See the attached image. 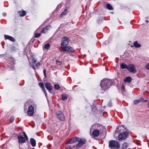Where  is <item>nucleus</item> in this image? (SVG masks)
I'll list each match as a JSON object with an SVG mask.
<instances>
[{
    "instance_id": "nucleus-1",
    "label": "nucleus",
    "mask_w": 149,
    "mask_h": 149,
    "mask_svg": "<svg viewBox=\"0 0 149 149\" xmlns=\"http://www.w3.org/2000/svg\"><path fill=\"white\" fill-rule=\"evenodd\" d=\"M112 80L108 79H103L101 82L100 86L101 87L100 92L103 93L105 90L109 88L113 83Z\"/></svg>"
},
{
    "instance_id": "nucleus-2",
    "label": "nucleus",
    "mask_w": 149,
    "mask_h": 149,
    "mask_svg": "<svg viewBox=\"0 0 149 149\" xmlns=\"http://www.w3.org/2000/svg\"><path fill=\"white\" fill-rule=\"evenodd\" d=\"M109 147L111 149H118L120 147V144L118 141L111 140L109 142Z\"/></svg>"
},
{
    "instance_id": "nucleus-3",
    "label": "nucleus",
    "mask_w": 149,
    "mask_h": 149,
    "mask_svg": "<svg viewBox=\"0 0 149 149\" xmlns=\"http://www.w3.org/2000/svg\"><path fill=\"white\" fill-rule=\"evenodd\" d=\"M129 132L127 131L123 132L119 134L118 136V140L121 141L122 140L125 139L127 137Z\"/></svg>"
},
{
    "instance_id": "nucleus-4",
    "label": "nucleus",
    "mask_w": 149,
    "mask_h": 149,
    "mask_svg": "<svg viewBox=\"0 0 149 149\" xmlns=\"http://www.w3.org/2000/svg\"><path fill=\"white\" fill-rule=\"evenodd\" d=\"M69 40L68 38L64 37L62 39V42L61 45H62V47L63 48L64 46H67L69 44Z\"/></svg>"
},
{
    "instance_id": "nucleus-5",
    "label": "nucleus",
    "mask_w": 149,
    "mask_h": 149,
    "mask_svg": "<svg viewBox=\"0 0 149 149\" xmlns=\"http://www.w3.org/2000/svg\"><path fill=\"white\" fill-rule=\"evenodd\" d=\"M78 141V143L76 145L77 148H79L85 144L86 143V140L82 139H79Z\"/></svg>"
},
{
    "instance_id": "nucleus-6",
    "label": "nucleus",
    "mask_w": 149,
    "mask_h": 149,
    "mask_svg": "<svg viewBox=\"0 0 149 149\" xmlns=\"http://www.w3.org/2000/svg\"><path fill=\"white\" fill-rule=\"evenodd\" d=\"M56 114L58 118L60 120L64 121L65 120V117L63 113L61 111L57 112Z\"/></svg>"
},
{
    "instance_id": "nucleus-7",
    "label": "nucleus",
    "mask_w": 149,
    "mask_h": 149,
    "mask_svg": "<svg viewBox=\"0 0 149 149\" xmlns=\"http://www.w3.org/2000/svg\"><path fill=\"white\" fill-rule=\"evenodd\" d=\"M127 70L130 72L133 73H135L136 72V70H135V67L132 64H130L128 65Z\"/></svg>"
},
{
    "instance_id": "nucleus-8",
    "label": "nucleus",
    "mask_w": 149,
    "mask_h": 149,
    "mask_svg": "<svg viewBox=\"0 0 149 149\" xmlns=\"http://www.w3.org/2000/svg\"><path fill=\"white\" fill-rule=\"evenodd\" d=\"M34 110V107L32 105H31L29 107L27 111V114L29 116H31L33 114Z\"/></svg>"
},
{
    "instance_id": "nucleus-9",
    "label": "nucleus",
    "mask_w": 149,
    "mask_h": 149,
    "mask_svg": "<svg viewBox=\"0 0 149 149\" xmlns=\"http://www.w3.org/2000/svg\"><path fill=\"white\" fill-rule=\"evenodd\" d=\"M79 138L77 136L72 138L68 140L67 143H72L78 141Z\"/></svg>"
},
{
    "instance_id": "nucleus-10",
    "label": "nucleus",
    "mask_w": 149,
    "mask_h": 149,
    "mask_svg": "<svg viewBox=\"0 0 149 149\" xmlns=\"http://www.w3.org/2000/svg\"><path fill=\"white\" fill-rule=\"evenodd\" d=\"M19 142L20 143H25L27 141L21 135H19L17 137Z\"/></svg>"
},
{
    "instance_id": "nucleus-11",
    "label": "nucleus",
    "mask_w": 149,
    "mask_h": 149,
    "mask_svg": "<svg viewBox=\"0 0 149 149\" xmlns=\"http://www.w3.org/2000/svg\"><path fill=\"white\" fill-rule=\"evenodd\" d=\"M45 86L46 89L49 91V92H51L52 89V87L51 84L50 83L47 82L45 84Z\"/></svg>"
},
{
    "instance_id": "nucleus-12",
    "label": "nucleus",
    "mask_w": 149,
    "mask_h": 149,
    "mask_svg": "<svg viewBox=\"0 0 149 149\" xmlns=\"http://www.w3.org/2000/svg\"><path fill=\"white\" fill-rule=\"evenodd\" d=\"M39 86L41 88L43 91L45 93V95L46 97L47 96V93L46 92V91L45 89L44 84L40 82L39 83Z\"/></svg>"
},
{
    "instance_id": "nucleus-13",
    "label": "nucleus",
    "mask_w": 149,
    "mask_h": 149,
    "mask_svg": "<svg viewBox=\"0 0 149 149\" xmlns=\"http://www.w3.org/2000/svg\"><path fill=\"white\" fill-rule=\"evenodd\" d=\"M143 100V98L142 97H141L139 99L134 100L133 101L134 104L136 105L138 104L139 103H140V102H141L143 101L144 100Z\"/></svg>"
},
{
    "instance_id": "nucleus-14",
    "label": "nucleus",
    "mask_w": 149,
    "mask_h": 149,
    "mask_svg": "<svg viewBox=\"0 0 149 149\" xmlns=\"http://www.w3.org/2000/svg\"><path fill=\"white\" fill-rule=\"evenodd\" d=\"M100 133L99 131L97 130H95L93 132L92 135L94 137L98 136Z\"/></svg>"
},
{
    "instance_id": "nucleus-15",
    "label": "nucleus",
    "mask_w": 149,
    "mask_h": 149,
    "mask_svg": "<svg viewBox=\"0 0 149 149\" xmlns=\"http://www.w3.org/2000/svg\"><path fill=\"white\" fill-rule=\"evenodd\" d=\"M4 37L6 39H8L10 40L13 42L15 41V39H14V38L13 37L5 35L4 36Z\"/></svg>"
},
{
    "instance_id": "nucleus-16",
    "label": "nucleus",
    "mask_w": 149,
    "mask_h": 149,
    "mask_svg": "<svg viewBox=\"0 0 149 149\" xmlns=\"http://www.w3.org/2000/svg\"><path fill=\"white\" fill-rule=\"evenodd\" d=\"M65 50H68V51H66L68 52H72L74 51V50L72 47H71L69 46H65Z\"/></svg>"
},
{
    "instance_id": "nucleus-17",
    "label": "nucleus",
    "mask_w": 149,
    "mask_h": 149,
    "mask_svg": "<svg viewBox=\"0 0 149 149\" xmlns=\"http://www.w3.org/2000/svg\"><path fill=\"white\" fill-rule=\"evenodd\" d=\"M124 81L125 82L130 83L132 81V79L131 77L128 76L126 77L124 79Z\"/></svg>"
},
{
    "instance_id": "nucleus-18",
    "label": "nucleus",
    "mask_w": 149,
    "mask_h": 149,
    "mask_svg": "<svg viewBox=\"0 0 149 149\" xmlns=\"http://www.w3.org/2000/svg\"><path fill=\"white\" fill-rule=\"evenodd\" d=\"M30 142L32 146L35 147L36 146V141L33 138H31L30 139Z\"/></svg>"
},
{
    "instance_id": "nucleus-19",
    "label": "nucleus",
    "mask_w": 149,
    "mask_h": 149,
    "mask_svg": "<svg viewBox=\"0 0 149 149\" xmlns=\"http://www.w3.org/2000/svg\"><path fill=\"white\" fill-rule=\"evenodd\" d=\"M18 13H19V15L22 17L25 15L26 14V11L23 10L18 11Z\"/></svg>"
},
{
    "instance_id": "nucleus-20",
    "label": "nucleus",
    "mask_w": 149,
    "mask_h": 149,
    "mask_svg": "<svg viewBox=\"0 0 149 149\" xmlns=\"http://www.w3.org/2000/svg\"><path fill=\"white\" fill-rule=\"evenodd\" d=\"M128 65L124 63H122L120 65L121 68L122 69H125L127 68V69Z\"/></svg>"
},
{
    "instance_id": "nucleus-21",
    "label": "nucleus",
    "mask_w": 149,
    "mask_h": 149,
    "mask_svg": "<svg viewBox=\"0 0 149 149\" xmlns=\"http://www.w3.org/2000/svg\"><path fill=\"white\" fill-rule=\"evenodd\" d=\"M134 46L136 48H139L141 47V45L140 44L138 43L137 41H135L134 43Z\"/></svg>"
},
{
    "instance_id": "nucleus-22",
    "label": "nucleus",
    "mask_w": 149,
    "mask_h": 149,
    "mask_svg": "<svg viewBox=\"0 0 149 149\" xmlns=\"http://www.w3.org/2000/svg\"><path fill=\"white\" fill-rule=\"evenodd\" d=\"M68 13V10L67 9H65L64 11L62 13H61V15L60 16V17H63V15H65L67 14Z\"/></svg>"
},
{
    "instance_id": "nucleus-23",
    "label": "nucleus",
    "mask_w": 149,
    "mask_h": 149,
    "mask_svg": "<svg viewBox=\"0 0 149 149\" xmlns=\"http://www.w3.org/2000/svg\"><path fill=\"white\" fill-rule=\"evenodd\" d=\"M128 146V144L127 143H124L122 145V148L123 149H126Z\"/></svg>"
},
{
    "instance_id": "nucleus-24",
    "label": "nucleus",
    "mask_w": 149,
    "mask_h": 149,
    "mask_svg": "<svg viewBox=\"0 0 149 149\" xmlns=\"http://www.w3.org/2000/svg\"><path fill=\"white\" fill-rule=\"evenodd\" d=\"M103 20V18L102 17H99L97 20V22L98 23H100Z\"/></svg>"
},
{
    "instance_id": "nucleus-25",
    "label": "nucleus",
    "mask_w": 149,
    "mask_h": 149,
    "mask_svg": "<svg viewBox=\"0 0 149 149\" xmlns=\"http://www.w3.org/2000/svg\"><path fill=\"white\" fill-rule=\"evenodd\" d=\"M106 7L109 10H112L113 9V7L109 4H107L106 5Z\"/></svg>"
},
{
    "instance_id": "nucleus-26",
    "label": "nucleus",
    "mask_w": 149,
    "mask_h": 149,
    "mask_svg": "<svg viewBox=\"0 0 149 149\" xmlns=\"http://www.w3.org/2000/svg\"><path fill=\"white\" fill-rule=\"evenodd\" d=\"M124 127L123 125L119 126H118L117 127L116 129L118 130L120 129V130H118L120 131V132H121L122 131L121 130H122V128L123 129L124 128Z\"/></svg>"
},
{
    "instance_id": "nucleus-27",
    "label": "nucleus",
    "mask_w": 149,
    "mask_h": 149,
    "mask_svg": "<svg viewBox=\"0 0 149 149\" xmlns=\"http://www.w3.org/2000/svg\"><path fill=\"white\" fill-rule=\"evenodd\" d=\"M50 47V45L49 43H47L45 45L44 48L46 49H48Z\"/></svg>"
},
{
    "instance_id": "nucleus-28",
    "label": "nucleus",
    "mask_w": 149,
    "mask_h": 149,
    "mask_svg": "<svg viewBox=\"0 0 149 149\" xmlns=\"http://www.w3.org/2000/svg\"><path fill=\"white\" fill-rule=\"evenodd\" d=\"M61 49H60L59 50L61 52H64L66 51H68V50H65V46H64V48L62 47V45H61Z\"/></svg>"
},
{
    "instance_id": "nucleus-29",
    "label": "nucleus",
    "mask_w": 149,
    "mask_h": 149,
    "mask_svg": "<svg viewBox=\"0 0 149 149\" xmlns=\"http://www.w3.org/2000/svg\"><path fill=\"white\" fill-rule=\"evenodd\" d=\"M54 88L56 90H58L61 87L58 84H56L54 85Z\"/></svg>"
},
{
    "instance_id": "nucleus-30",
    "label": "nucleus",
    "mask_w": 149,
    "mask_h": 149,
    "mask_svg": "<svg viewBox=\"0 0 149 149\" xmlns=\"http://www.w3.org/2000/svg\"><path fill=\"white\" fill-rule=\"evenodd\" d=\"M67 97L66 96L65 94H63L62 95V100H65L67 99Z\"/></svg>"
},
{
    "instance_id": "nucleus-31",
    "label": "nucleus",
    "mask_w": 149,
    "mask_h": 149,
    "mask_svg": "<svg viewBox=\"0 0 149 149\" xmlns=\"http://www.w3.org/2000/svg\"><path fill=\"white\" fill-rule=\"evenodd\" d=\"M47 31V29H46V28H45V27L43 28L42 30L41 31V33H45Z\"/></svg>"
},
{
    "instance_id": "nucleus-32",
    "label": "nucleus",
    "mask_w": 149,
    "mask_h": 149,
    "mask_svg": "<svg viewBox=\"0 0 149 149\" xmlns=\"http://www.w3.org/2000/svg\"><path fill=\"white\" fill-rule=\"evenodd\" d=\"M41 35V33H36L35 34V38H38L40 37Z\"/></svg>"
},
{
    "instance_id": "nucleus-33",
    "label": "nucleus",
    "mask_w": 149,
    "mask_h": 149,
    "mask_svg": "<svg viewBox=\"0 0 149 149\" xmlns=\"http://www.w3.org/2000/svg\"><path fill=\"white\" fill-rule=\"evenodd\" d=\"M56 63L58 65H60L62 64V62L58 60L56 61Z\"/></svg>"
},
{
    "instance_id": "nucleus-34",
    "label": "nucleus",
    "mask_w": 149,
    "mask_h": 149,
    "mask_svg": "<svg viewBox=\"0 0 149 149\" xmlns=\"http://www.w3.org/2000/svg\"><path fill=\"white\" fill-rule=\"evenodd\" d=\"M23 134H24V135L25 137V139H26V140H28V137H27V135H26V133L25 132H24Z\"/></svg>"
},
{
    "instance_id": "nucleus-35",
    "label": "nucleus",
    "mask_w": 149,
    "mask_h": 149,
    "mask_svg": "<svg viewBox=\"0 0 149 149\" xmlns=\"http://www.w3.org/2000/svg\"><path fill=\"white\" fill-rule=\"evenodd\" d=\"M14 118L12 116V117H11L10 119V122L11 123L13 122L14 121Z\"/></svg>"
},
{
    "instance_id": "nucleus-36",
    "label": "nucleus",
    "mask_w": 149,
    "mask_h": 149,
    "mask_svg": "<svg viewBox=\"0 0 149 149\" xmlns=\"http://www.w3.org/2000/svg\"><path fill=\"white\" fill-rule=\"evenodd\" d=\"M51 26L50 25H48L47 26L45 27L46 28V29H47V31L49 29L51 28Z\"/></svg>"
},
{
    "instance_id": "nucleus-37",
    "label": "nucleus",
    "mask_w": 149,
    "mask_h": 149,
    "mask_svg": "<svg viewBox=\"0 0 149 149\" xmlns=\"http://www.w3.org/2000/svg\"><path fill=\"white\" fill-rule=\"evenodd\" d=\"M37 60L36 59H35V58H33L32 60V62L33 63H35L36 62Z\"/></svg>"
},
{
    "instance_id": "nucleus-38",
    "label": "nucleus",
    "mask_w": 149,
    "mask_h": 149,
    "mask_svg": "<svg viewBox=\"0 0 149 149\" xmlns=\"http://www.w3.org/2000/svg\"><path fill=\"white\" fill-rule=\"evenodd\" d=\"M43 73L45 77H46V70L45 69L43 70Z\"/></svg>"
},
{
    "instance_id": "nucleus-39",
    "label": "nucleus",
    "mask_w": 149,
    "mask_h": 149,
    "mask_svg": "<svg viewBox=\"0 0 149 149\" xmlns=\"http://www.w3.org/2000/svg\"><path fill=\"white\" fill-rule=\"evenodd\" d=\"M146 68L147 70H149V63L147 64L146 65Z\"/></svg>"
},
{
    "instance_id": "nucleus-40",
    "label": "nucleus",
    "mask_w": 149,
    "mask_h": 149,
    "mask_svg": "<svg viewBox=\"0 0 149 149\" xmlns=\"http://www.w3.org/2000/svg\"><path fill=\"white\" fill-rule=\"evenodd\" d=\"M122 89L123 90V91H125V87H124V86L123 85V86L122 88Z\"/></svg>"
},
{
    "instance_id": "nucleus-41",
    "label": "nucleus",
    "mask_w": 149,
    "mask_h": 149,
    "mask_svg": "<svg viewBox=\"0 0 149 149\" xmlns=\"http://www.w3.org/2000/svg\"><path fill=\"white\" fill-rule=\"evenodd\" d=\"M40 65V64L39 63H37L36 64V66L38 67Z\"/></svg>"
},
{
    "instance_id": "nucleus-42",
    "label": "nucleus",
    "mask_w": 149,
    "mask_h": 149,
    "mask_svg": "<svg viewBox=\"0 0 149 149\" xmlns=\"http://www.w3.org/2000/svg\"><path fill=\"white\" fill-rule=\"evenodd\" d=\"M69 148L70 149H72V147L71 146H69Z\"/></svg>"
},
{
    "instance_id": "nucleus-43",
    "label": "nucleus",
    "mask_w": 149,
    "mask_h": 149,
    "mask_svg": "<svg viewBox=\"0 0 149 149\" xmlns=\"http://www.w3.org/2000/svg\"><path fill=\"white\" fill-rule=\"evenodd\" d=\"M33 68L34 70H35V67L34 66V65H33Z\"/></svg>"
},
{
    "instance_id": "nucleus-44",
    "label": "nucleus",
    "mask_w": 149,
    "mask_h": 149,
    "mask_svg": "<svg viewBox=\"0 0 149 149\" xmlns=\"http://www.w3.org/2000/svg\"><path fill=\"white\" fill-rule=\"evenodd\" d=\"M3 16H6V13H3Z\"/></svg>"
},
{
    "instance_id": "nucleus-45",
    "label": "nucleus",
    "mask_w": 149,
    "mask_h": 149,
    "mask_svg": "<svg viewBox=\"0 0 149 149\" xmlns=\"http://www.w3.org/2000/svg\"><path fill=\"white\" fill-rule=\"evenodd\" d=\"M148 107L149 108V102H148Z\"/></svg>"
},
{
    "instance_id": "nucleus-46",
    "label": "nucleus",
    "mask_w": 149,
    "mask_h": 149,
    "mask_svg": "<svg viewBox=\"0 0 149 149\" xmlns=\"http://www.w3.org/2000/svg\"><path fill=\"white\" fill-rule=\"evenodd\" d=\"M146 22H148V20H146Z\"/></svg>"
},
{
    "instance_id": "nucleus-47",
    "label": "nucleus",
    "mask_w": 149,
    "mask_h": 149,
    "mask_svg": "<svg viewBox=\"0 0 149 149\" xmlns=\"http://www.w3.org/2000/svg\"><path fill=\"white\" fill-rule=\"evenodd\" d=\"M65 149H69L68 148H65Z\"/></svg>"
},
{
    "instance_id": "nucleus-48",
    "label": "nucleus",
    "mask_w": 149,
    "mask_h": 149,
    "mask_svg": "<svg viewBox=\"0 0 149 149\" xmlns=\"http://www.w3.org/2000/svg\"><path fill=\"white\" fill-rule=\"evenodd\" d=\"M12 49L13 50H14V49H13V48H12Z\"/></svg>"
},
{
    "instance_id": "nucleus-49",
    "label": "nucleus",
    "mask_w": 149,
    "mask_h": 149,
    "mask_svg": "<svg viewBox=\"0 0 149 149\" xmlns=\"http://www.w3.org/2000/svg\"><path fill=\"white\" fill-rule=\"evenodd\" d=\"M12 49L13 50H14V49H13V48H12Z\"/></svg>"
},
{
    "instance_id": "nucleus-50",
    "label": "nucleus",
    "mask_w": 149,
    "mask_h": 149,
    "mask_svg": "<svg viewBox=\"0 0 149 149\" xmlns=\"http://www.w3.org/2000/svg\"><path fill=\"white\" fill-rule=\"evenodd\" d=\"M74 146H73L72 147H74Z\"/></svg>"
},
{
    "instance_id": "nucleus-51",
    "label": "nucleus",
    "mask_w": 149,
    "mask_h": 149,
    "mask_svg": "<svg viewBox=\"0 0 149 149\" xmlns=\"http://www.w3.org/2000/svg\"><path fill=\"white\" fill-rule=\"evenodd\" d=\"M148 128H149V126L148 127Z\"/></svg>"
}]
</instances>
